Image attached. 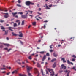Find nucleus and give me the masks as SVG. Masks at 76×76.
I'll return each instance as SVG.
<instances>
[{"label": "nucleus", "mask_w": 76, "mask_h": 76, "mask_svg": "<svg viewBox=\"0 0 76 76\" xmlns=\"http://www.w3.org/2000/svg\"><path fill=\"white\" fill-rule=\"evenodd\" d=\"M17 5L18 7H21L22 6L20 4H17Z\"/></svg>", "instance_id": "obj_41"}, {"label": "nucleus", "mask_w": 76, "mask_h": 76, "mask_svg": "<svg viewBox=\"0 0 76 76\" xmlns=\"http://www.w3.org/2000/svg\"><path fill=\"white\" fill-rule=\"evenodd\" d=\"M10 73V72H9V73H7L6 74L7 75H9Z\"/></svg>", "instance_id": "obj_45"}, {"label": "nucleus", "mask_w": 76, "mask_h": 76, "mask_svg": "<svg viewBox=\"0 0 76 76\" xmlns=\"http://www.w3.org/2000/svg\"><path fill=\"white\" fill-rule=\"evenodd\" d=\"M26 67L27 72L28 73V75L29 76H30L31 75V74L29 73L31 69H32V67L31 68L30 67H29L28 66H27Z\"/></svg>", "instance_id": "obj_3"}, {"label": "nucleus", "mask_w": 76, "mask_h": 76, "mask_svg": "<svg viewBox=\"0 0 76 76\" xmlns=\"http://www.w3.org/2000/svg\"><path fill=\"white\" fill-rule=\"evenodd\" d=\"M36 73H37L38 74V75L37 76H39L40 75V73H39V72H37L36 74Z\"/></svg>", "instance_id": "obj_38"}, {"label": "nucleus", "mask_w": 76, "mask_h": 76, "mask_svg": "<svg viewBox=\"0 0 76 76\" xmlns=\"http://www.w3.org/2000/svg\"><path fill=\"white\" fill-rule=\"evenodd\" d=\"M32 24L33 25H35L36 24V22H34L32 23Z\"/></svg>", "instance_id": "obj_36"}, {"label": "nucleus", "mask_w": 76, "mask_h": 76, "mask_svg": "<svg viewBox=\"0 0 76 76\" xmlns=\"http://www.w3.org/2000/svg\"><path fill=\"white\" fill-rule=\"evenodd\" d=\"M11 27H8L9 30H10L11 31H12L13 30H12V29H11Z\"/></svg>", "instance_id": "obj_33"}, {"label": "nucleus", "mask_w": 76, "mask_h": 76, "mask_svg": "<svg viewBox=\"0 0 76 76\" xmlns=\"http://www.w3.org/2000/svg\"><path fill=\"white\" fill-rule=\"evenodd\" d=\"M46 55L47 56H50V54H49V53H46Z\"/></svg>", "instance_id": "obj_39"}, {"label": "nucleus", "mask_w": 76, "mask_h": 76, "mask_svg": "<svg viewBox=\"0 0 76 76\" xmlns=\"http://www.w3.org/2000/svg\"><path fill=\"white\" fill-rule=\"evenodd\" d=\"M4 50H6L7 51H8V52H9L10 50H12V49H10L9 50H8V49L7 48H4Z\"/></svg>", "instance_id": "obj_12"}, {"label": "nucleus", "mask_w": 76, "mask_h": 76, "mask_svg": "<svg viewBox=\"0 0 76 76\" xmlns=\"http://www.w3.org/2000/svg\"><path fill=\"white\" fill-rule=\"evenodd\" d=\"M42 28H46V26H45V25H44V27H42Z\"/></svg>", "instance_id": "obj_52"}, {"label": "nucleus", "mask_w": 76, "mask_h": 76, "mask_svg": "<svg viewBox=\"0 0 76 76\" xmlns=\"http://www.w3.org/2000/svg\"><path fill=\"white\" fill-rule=\"evenodd\" d=\"M19 33L20 34L18 35V36L20 37H23V34L21 32V31H19Z\"/></svg>", "instance_id": "obj_7"}, {"label": "nucleus", "mask_w": 76, "mask_h": 76, "mask_svg": "<svg viewBox=\"0 0 76 76\" xmlns=\"http://www.w3.org/2000/svg\"><path fill=\"white\" fill-rule=\"evenodd\" d=\"M6 73V72H5V71L2 72V73Z\"/></svg>", "instance_id": "obj_58"}, {"label": "nucleus", "mask_w": 76, "mask_h": 76, "mask_svg": "<svg viewBox=\"0 0 76 76\" xmlns=\"http://www.w3.org/2000/svg\"><path fill=\"white\" fill-rule=\"evenodd\" d=\"M8 69H11V67H8Z\"/></svg>", "instance_id": "obj_63"}, {"label": "nucleus", "mask_w": 76, "mask_h": 76, "mask_svg": "<svg viewBox=\"0 0 76 76\" xmlns=\"http://www.w3.org/2000/svg\"><path fill=\"white\" fill-rule=\"evenodd\" d=\"M41 8H39V9L38 10L39 11H41Z\"/></svg>", "instance_id": "obj_55"}, {"label": "nucleus", "mask_w": 76, "mask_h": 76, "mask_svg": "<svg viewBox=\"0 0 76 76\" xmlns=\"http://www.w3.org/2000/svg\"><path fill=\"white\" fill-rule=\"evenodd\" d=\"M20 21H19V22H18V25H20Z\"/></svg>", "instance_id": "obj_51"}, {"label": "nucleus", "mask_w": 76, "mask_h": 76, "mask_svg": "<svg viewBox=\"0 0 76 76\" xmlns=\"http://www.w3.org/2000/svg\"><path fill=\"white\" fill-rule=\"evenodd\" d=\"M8 30H6V31H5L4 34L5 35H7L8 34Z\"/></svg>", "instance_id": "obj_18"}, {"label": "nucleus", "mask_w": 76, "mask_h": 76, "mask_svg": "<svg viewBox=\"0 0 76 76\" xmlns=\"http://www.w3.org/2000/svg\"><path fill=\"white\" fill-rule=\"evenodd\" d=\"M48 22V21L47 20H45L44 21V22H45V23H47Z\"/></svg>", "instance_id": "obj_57"}, {"label": "nucleus", "mask_w": 76, "mask_h": 76, "mask_svg": "<svg viewBox=\"0 0 76 76\" xmlns=\"http://www.w3.org/2000/svg\"><path fill=\"white\" fill-rule=\"evenodd\" d=\"M61 60L63 61H64L65 60V59L64 58H62L61 59Z\"/></svg>", "instance_id": "obj_54"}, {"label": "nucleus", "mask_w": 76, "mask_h": 76, "mask_svg": "<svg viewBox=\"0 0 76 76\" xmlns=\"http://www.w3.org/2000/svg\"><path fill=\"white\" fill-rule=\"evenodd\" d=\"M62 72H63V71H59V72L60 73H61Z\"/></svg>", "instance_id": "obj_59"}, {"label": "nucleus", "mask_w": 76, "mask_h": 76, "mask_svg": "<svg viewBox=\"0 0 76 76\" xmlns=\"http://www.w3.org/2000/svg\"><path fill=\"white\" fill-rule=\"evenodd\" d=\"M19 75L20 76H27V75H26L25 74H19Z\"/></svg>", "instance_id": "obj_23"}, {"label": "nucleus", "mask_w": 76, "mask_h": 76, "mask_svg": "<svg viewBox=\"0 0 76 76\" xmlns=\"http://www.w3.org/2000/svg\"><path fill=\"white\" fill-rule=\"evenodd\" d=\"M64 72L65 73H67L68 72V71L67 70H66L65 71H64Z\"/></svg>", "instance_id": "obj_49"}, {"label": "nucleus", "mask_w": 76, "mask_h": 76, "mask_svg": "<svg viewBox=\"0 0 76 76\" xmlns=\"http://www.w3.org/2000/svg\"><path fill=\"white\" fill-rule=\"evenodd\" d=\"M4 45L6 46L7 47H9L10 46V45H9V44H7L6 43L4 44Z\"/></svg>", "instance_id": "obj_24"}, {"label": "nucleus", "mask_w": 76, "mask_h": 76, "mask_svg": "<svg viewBox=\"0 0 76 76\" xmlns=\"http://www.w3.org/2000/svg\"><path fill=\"white\" fill-rule=\"evenodd\" d=\"M32 62H33V63L34 64H35V62L34 61H32Z\"/></svg>", "instance_id": "obj_46"}, {"label": "nucleus", "mask_w": 76, "mask_h": 76, "mask_svg": "<svg viewBox=\"0 0 76 76\" xmlns=\"http://www.w3.org/2000/svg\"><path fill=\"white\" fill-rule=\"evenodd\" d=\"M6 39H7V40H9V39L8 37H7Z\"/></svg>", "instance_id": "obj_56"}, {"label": "nucleus", "mask_w": 76, "mask_h": 76, "mask_svg": "<svg viewBox=\"0 0 76 76\" xmlns=\"http://www.w3.org/2000/svg\"><path fill=\"white\" fill-rule=\"evenodd\" d=\"M53 51V50H50V52H52Z\"/></svg>", "instance_id": "obj_60"}, {"label": "nucleus", "mask_w": 76, "mask_h": 76, "mask_svg": "<svg viewBox=\"0 0 76 76\" xmlns=\"http://www.w3.org/2000/svg\"><path fill=\"white\" fill-rule=\"evenodd\" d=\"M12 35L14 36H17L18 35V34H15V33H13V32H12Z\"/></svg>", "instance_id": "obj_21"}, {"label": "nucleus", "mask_w": 76, "mask_h": 76, "mask_svg": "<svg viewBox=\"0 0 76 76\" xmlns=\"http://www.w3.org/2000/svg\"><path fill=\"white\" fill-rule=\"evenodd\" d=\"M1 69L2 70H6V69L5 68H1Z\"/></svg>", "instance_id": "obj_37"}, {"label": "nucleus", "mask_w": 76, "mask_h": 76, "mask_svg": "<svg viewBox=\"0 0 76 76\" xmlns=\"http://www.w3.org/2000/svg\"><path fill=\"white\" fill-rule=\"evenodd\" d=\"M18 2L19 4H20L21 3V1H20V0H18Z\"/></svg>", "instance_id": "obj_47"}, {"label": "nucleus", "mask_w": 76, "mask_h": 76, "mask_svg": "<svg viewBox=\"0 0 76 76\" xmlns=\"http://www.w3.org/2000/svg\"><path fill=\"white\" fill-rule=\"evenodd\" d=\"M56 59L55 58L53 59V60H52L51 61L52 62H53L54 61H56Z\"/></svg>", "instance_id": "obj_27"}, {"label": "nucleus", "mask_w": 76, "mask_h": 76, "mask_svg": "<svg viewBox=\"0 0 76 76\" xmlns=\"http://www.w3.org/2000/svg\"><path fill=\"white\" fill-rule=\"evenodd\" d=\"M56 63H54L53 65V68H55L56 67Z\"/></svg>", "instance_id": "obj_15"}, {"label": "nucleus", "mask_w": 76, "mask_h": 76, "mask_svg": "<svg viewBox=\"0 0 76 76\" xmlns=\"http://www.w3.org/2000/svg\"><path fill=\"white\" fill-rule=\"evenodd\" d=\"M45 53V51H42L39 52V53L41 54H44Z\"/></svg>", "instance_id": "obj_28"}, {"label": "nucleus", "mask_w": 76, "mask_h": 76, "mask_svg": "<svg viewBox=\"0 0 76 76\" xmlns=\"http://www.w3.org/2000/svg\"><path fill=\"white\" fill-rule=\"evenodd\" d=\"M21 18L23 19H27L28 18L27 15H21Z\"/></svg>", "instance_id": "obj_6"}, {"label": "nucleus", "mask_w": 76, "mask_h": 76, "mask_svg": "<svg viewBox=\"0 0 76 76\" xmlns=\"http://www.w3.org/2000/svg\"><path fill=\"white\" fill-rule=\"evenodd\" d=\"M47 69L49 72H50V76H54V72L53 71V70L52 69H50L48 68ZM57 75H56L55 76H57Z\"/></svg>", "instance_id": "obj_1"}, {"label": "nucleus", "mask_w": 76, "mask_h": 76, "mask_svg": "<svg viewBox=\"0 0 76 76\" xmlns=\"http://www.w3.org/2000/svg\"><path fill=\"white\" fill-rule=\"evenodd\" d=\"M0 11L7 12L8 11V10H4V9H1L0 8Z\"/></svg>", "instance_id": "obj_16"}, {"label": "nucleus", "mask_w": 76, "mask_h": 76, "mask_svg": "<svg viewBox=\"0 0 76 76\" xmlns=\"http://www.w3.org/2000/svg\"><path fill=\"white\" fill-rule=\"evenodd\" d=\"M32 57V56H30L29 57H28V58L29 60H31L32 59V58L31 57Z\"/></svg>", "instance_id": "obj_26"}, {"label": "nucleus", "mask_w": 76, "mask_h": 76, "mask_svg": "<svg viewBox=\"0 0 76 76\" xmlns=\"http://www.w3.org/2000/svg\"><path fill=\"white\" fill-rule=\"evenodd\" d=\"M19 69H17V70H15L13 72H12V74H14L15 73L16 74H17L18 72V70Z\"/></svg>", "instance_id": "obj_9"}, {"label": "nucleus", "mask_w": 76, "mask_h": 76, "mask_svg": "<svg viewBox=\"0 0 76 76\" xmlns=\"http://www.w3.org/2000/svg\"><path fill=\"white\" fill-rule=\"evenodd\" d=\"M34 71H35L34 74H36L37 72H39L38 69L36 68H34Z\"/></svg>", "instance_id": "obj_10"}, {"label": "nucleus", "mask_w": 76, "mask_h": 76, "mask_svg": "<svg viewBox=\"0 0 76 76\" xmlns=\"http://www.w3.org/2000/svg\"><path fill=\"white\" fill-rule=\"evenodd\" d=\"M3 48V46L2 43H0V48Z\"/></svg>", "instance_id": "obj_22"}, {"label": "nucleus", "mask_w": 76, "mask_h": 76, "mask_svg": "<svg viewBox=\"0 0 76 76\" xmlns=\"http://www.w3.org/2000/svg\"><path fill=\"white\" fill-rule=\"evenodd\" d=\"M28 11L29 12H31L30 14H32V13L33 12V11H30V10H28ZM28 11H26L25 12H28Z\"/></svg>", "instance_id": "obj_29"}, {"label": "nucleus", "mask_w": 76, "mask_h": 76, "mask_svg": "<svg viewBox=\"0 0 76 76\" xmlns=\"http://www.w3.org/2000/svg\"><path fill=\"white\" fill-rule=\"evenodd\" d=\"M18 14H20V15H22L23 14V12H18Z\"/></svg>", "instance_id": "obj_20"}, {"label": "nucleus", "mask_w": 76, "mask_h": 76, "mask_svg": "<svg viewBox=\"0 0 76 76\" xmlns=\"http://www.w3.org/2000/svg\"><path fill=\"white\" fill-rule=\"evenodd\" d=\"M4 14H5V15H4V18H7L9 17V16L8 13H4Z\"/></svg>", "instance_id": "obj_4"}, {"label": "nucleus", "mask_w": 76, "mask_h": 76, "mask_svg": "<svg viewBox=\"0 0 76 76\" xmlns=\"http://www.w3.org/2000/svg\"><path fill=\"white\" fill-rule=\"evenodd\" d=\"M72 57H73L75 58H76V56L75 55H72Z\"/></svg>", "instance_id": "obj_34"}, {"label": "nucleus", "mask_w": 76, "mask_h": 76, "mask_svg": "<svg viewBox=\"0 0 76 76\" xmlns=\"http://www.w3.org/2000/svg\"><path fill=\"white\" fill-rule=\"evenodd\" d=\"M52 6V4L49 5V7H51Z\"/></svg>", "instance_id": "obj_43"}, {"label": "nucleus", "mask_w": 76, "mask_h": 76, "mask_svg": "<svg viewBox=\"0 0 76 76\" xmlns=\"http://www.w3.org/2000/svg\"><path fill=\"white\" fill-rule=\"evenodd\" d=\"M46 56L44 55L42 59V61H44L45 60V59H46Z\"/></svg>", "instance_id": "obj_13"}, {"label": "nucleus", "mask_w": 76, "mask_h": 76, "mask_svg": "<svg viewBox=\"0 0 76 76\" xmlns=\"http://www.w3.org/2000/svg\"><path fill=\"white\" fill-rule=\"evenodd\" d=\"M2 66H3V67H4L6 66L4 65Z\"/></svg>", "instance_id": "obj_64"}, {"label": "nucleus", "mask_w": 76, "mask_h": 76, "mask_svg": "<svg viewBox=\"0 0 76 76\" xmlns=\"http://www.w3.org/2000/svg\"><path fill=\"white\" fill-rule=\"evenodd\" d=\"M67 63L68 64H71L72 65H73V63H72V62H70V61H69V60H67Z\"/></svg>", "instance_id": "obj_11"}, {"label": "nucleus", "mask_w": 76, "mask_h": 76, "mask_svg": "<svg viewBox=\"0 0 76 76\" xmlns=\"http://www.w3.org/2000/svg\"><path fill=\"white\" fill-rule=\"evenodd\" d=\"M29 16H31V18H32L33 17V15H29Z\"/></svg>", "instance_id": "obj_44"}, {"label": "nucleus", "mask_w": 76, "mask_h": 76, "mask_svg": "<svg viewBox=\"0 0 76 76\" xmlns=\"http://www.w3.org/2000/svg\"><path fill=\"white\" fill-rule=\"evenodd\" d=\"M17 26V24L16 23H14V27H16Z\"/></svg>", "instance_id": "obj_30"}, {"label": "nucleus", "mask_w": 76, "mask_h": 76, "mask_svg": "<svg viewBox=\"0 0 76 76\" xmlns=\"http://www.w3.org/2000/svg\"><path fill=\"white\" fill-rule=\"evenodd\" d=\"M1 29L3 30V29H5V28H4V27H3V26H1Z\"/></svg>", "instance_id": "obj_32"}, {"label": "nucleus", "mask_w": 76, "mask_h": 76, "mask_svg": "<svg viewBox=\"0 0 76 76\" xmlns=\"http://www.w3.org/2000/svg\"><path fill=\"white\" fill-rule=\"evenodd\" d=\"M72 61H75V59H74V58H73Z\"/></svg>", "instance_id": "obj_42"}, {"label": "nucleus", "mask_w": 76, "mask_h": 76, "mask_svg": "<svg viewBox=\"0 0 76 76\" xmlns=\"http://www.w3.org/2000/svg\"><path fill=\"white\" fill-rule=\"evenodd\" d=\"M41 72L42 73V76H45V75L42 69H41Z\"/></svg>", "instance_id": "obj_14"}, {"label": "nucleus", "mask_w": 76, "mask_h": 76, "mask_svg": "<svg viewBox=\"0 0 76 76\" xmlns=\"http://www.w3.org/2000/svg\"><path fill=\"white\" fill-rule=\"evenodd\" d=\"M72 69H74V70H75V71H76V67H73L72 68Z\"/></svg>", "instance_id": "obj_35"}, {"label": "nucleus", "mask_w": 76, "mask_h": 76, "mask_svg": "<svg viewBox=\"0 0 76 76\" xmlns=\"http://www.w3.org/2000/svg\"><path fill=\"white\" fill-rule=\"evenodd\" d=\"M12 14L13 17L15 16V17L16 18H18V15H16L17 14V12H15V13L12 12Z\"/></svg>", "instance_id": "obj_5"}, {"label": "nucleus", "mask_w": 76, "mask_h": 76, "mask_svg": "<svg viewBox=\"0 0 76 76\" xmlns=\"http://www.w3.org/2000/svg\"><path fill=\"white\" fill-rule=\"evenodd\" d=\"M37 66L39 68H40L41 67V65L38 63H37Z\"/></svg>", "instance_id": "obj_17"}, {"label": "nucleus", "mask_w": 76, "mask_h": 76, "mask_svg": "<svg viewBox=\"0 0 76 76\" xmlns=\"http://www.w3.org/2000/svg\"><path fill=\"white\" fill-rule=\"evenodd\" d=\"M4 22V20H0V22H1V23H3V22Z\"/></svg>", "instance_id": "obj_40"}, {"label": "nucleus", "mask_w": 76, "mask_h": 76, "mask_svg": "<svg viewBox=\"0 0 76 76\" xmlns=\"http://www.w3.org/2000/svg\"><path fill=\"white\" fill-rule=\"evenodd\" d=\"M61 67L62 69H66V66H64V64H62V65H61Z\"/></svg>", "instance_id": "obj_8"}, {"label": "nucleus", "mask_w": 76, "mask_h": 76, "mask_svg": "<svg viewBox=\"0 0 76 76\" xmlns=\"http://www.w3.org/2000/svg\"><path fill=\"white\" fill-rule=\"evenodd\" d=\"M46 74H48V72L47 71H46Z\"/></svg>", "instance_id": "obj_62"}, {"label": "nucleus", "mask_w": 76, "mask_h": 76, "mask_svg": "<svg viewBox=\"0 0 76 76\" xmlns=\"http://www.w3.org/2000/svg\"><path fill=\"white\" fill-rule=\"evenodd\" d=\"M53 56L55 57H57L58 56V55L55 54V53H53Z\"/></svg>", "instance_id": "obj_25"}, {"label": "nucleus", "mask_w": 76, "mask_h": 76, "mask_svg": "<svg viewBox=\"0 0 76 76\" xmlns=\"http://www.w3.org/2000/svg\"><path fill=\"white\" fill-rule=\"evenodd\" d=\"M53 46V45H50V49H52V46Z\"/></svg>", "instance_id": "obj_53"}, {"label": "nucleus", "mask_w": 76, "mask_h": 76, "mask_svg": "<svg viewBox=\"0 0 76 76\" xmlns=\"http://www.w3.org/2000/svg\"><path fill=\"white\" fill-rule=\"evenodd\" d=\"M24 24V20L22 21V25H23Z\"/></svg>", "instance_id": "obj_31"}, {"label": "nucleus", "mask_w": 76, "mask_h": 76, "mask_svg": "<svg viewBox=\"0 0 76 76\" xmlns=\"http://www.w3.org/2000/svg\"><path fill=\"white\" fill-rule=\"evenodd\" d=\"M45 6H46V10H50V9L49 7L47 5V4H46Z\"/></svg>", "instance_id": "obj_19"}, {"label": "nucleus", "mask_w": 76, "mask_h": 76, "mask_svg": "<svg viewBox=\"0 0 76 76\" xmlns=\"http://www.w3.org/2000/svg\"><path fill=\"white\" fill-rule=\"evenodd\" d=\"M20 22V20H17L16 21V22Z\"/></svg>", "instance_id": "obj_50"}, {"label": "nucleus", "mask_w": 76, "mask_h": 76, "mask_svg": "<svg viewBox=\"0 0 76 76\" xmlns=\"http://www.w3.org/2000/svg\"><path fill=\"white\" fill-rule=\"evenodd\" d=\"M19 41H20V43H21L22 44H23V43L22 41H21V40H19Z\"/></svg>", "instance_id": "obj_48"}, {"label": "nucleus", "mask_w": 76, "mask_h": 76, "mask_svg": "<svg viewBox=\"0 0 76 76\" xmlns=\"http://www.w3.org/2000/svg\"><path fill=\"white\" fill-rule=\"evenodd\" d=\"M63 61V62L64 63H65L66 62V61H65V60H64Z\"/></svg>", "instance_id": "obj_61"}, {"label": "nucleus", "mask_w": 76, "mask_h": 76, "mask_svg": "<svg viewBox=\"0 0 76 76\" xmlns=\"http://www.w3.org/2000/svg\"><path fill=\"white\" fill-rule=\"evenodd\" d=\"M25 4L27 6H30L31 5H34V3H32L30 1H27L26 2Z\"/></svg>", "instance_id": "obj_2"}]
</instances>
